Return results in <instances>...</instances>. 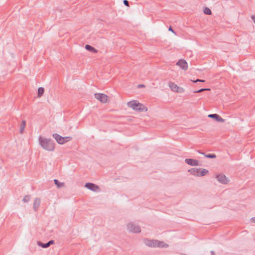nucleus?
<instances>
[{
  "label": "nucleus",
  "instance_id": "nucleus-18",
  "mask_svg": "<svg viewBox=\"0 0 255 255\" xmlns=\"http://www.w3.org/2000/svg\"><path fill=\"white\" fill-rule=\"evenodd\" d=\"M53 182L58 188L62 187L64 185V183L59 182L57 179H54Z\"/></svg>",
  "mask_w": 255,
  "mask_h": 255
},
{
  "label": "nucleus",
  "instance_id": "nucleus-29",
  "mask_svg": "<svg viewBox=\"0 0 255 255\" xmlns=\"http://www.w3.org/2000/svg\"><path fill=\"white\" fill-rule=\"evenodd\" d=\"M252 19L255 23V15H252L251 17Z\"/></svg>",
  "mask_w": 255,
  "mask_h": 255
},
{
  "label": "nucleus",
  "instance_id": "nucleus-8",
  "mask_svg": "<svg viewBox=\"0 0 255 255\" xmlns=\"http://www.w3.org/2000/svg\"><path fill=\"white\" fill-rule=\"evenodd\" d=\"M176 65L179 66L182 70H186L188 68V64L185 60L181 59L176 63Z\"/></svg>",
  "mask_w": 255,
  "mask_h": 255
},
{
  "label": "nucleus",
  "instance_id": "nucleus-17",
  "mask_svg": "<svg viewBox=\"0 0 255 255\" xmlns=\"http://www.w3.org/2000/svg\"><path fill=\"white\" fill-rule=\"evenodd\" d=\"M44 92V89L43 87H39L38 88L37 97H41Z\"/></svg>",
  "mask_w": 255,
  "mask_h": 255
},
{
  "label": "nucleus",
  "instance_id": "nucleus-11",
  "mask_svg": "<svg viewBox=\"0 0 255 255\" xmlns=\"http://www.w3.org/2000/svg\"><path fill=\"white\" fill-rule=\"evenodd\" d=\"M53 138L55 139L56 141L60 144H63L65 143V141H64V138L63 136L60 135L58 133H55L52 134Z\"/></svg>",
  "mask_w": 255,
  "mask_h": 255
},
{
  "label": "nucleus",
  "instance_id": "nucleus-32",
  "mask_svg": "<svg viewBox=\"0 0 255 255\" xmlns=\"http://www.w3.org/2000/svg\"><path fill=\"white\" fill-rule=\"evenodd\" d=\"M211 255H215V253L213 251H212L211 252Z\"/></svg>",
  "mask_w": 255,
  "mask_h": 255
},
{
  "label": "nucleus",
  "instance_id": "nucleus-27",
  "mask_svg": "<svg viewBox=\"0 0 255 255\" xmlns=\"http://www.w3.org/2000/svg\"><path fill=\"white\" fill-rule=\"evenodd\" d=\"M168 30L171 31L172 32L176 34L175 31L173 29L171 26H170L168 28Z\"/></svg>",
  "mask_w": 255,
  "mask_h": 255
},
{
  "label": "nucleus",
  "instance_id": "nucleus-15",
  "mask_svg": "<svg viewBox=\"0 0 255 255\" xmlns=\"http://www.w3.org/2000/svg\"><path fill=\"white\" fill-rule=\"evenodd\" d=\"M169 86L170 89L174 92H177L178 93H180L181 91H179V87L175 83L173 82H170L169 83Z\"/></svg>",
  "mask_w": 255,
  "mask_h": 255
},
{
  "label": "nucleus",
  "instance_id": "nucleus-6",
  "mask_svg": "<svg viewBox=\"0 0 255 255\" xmlns=\"http://www.w3.org/2000/svg\"><path fill=\"white\" fill-rule=\"evenodd\" d=\"M216 178L222 184H226L229 181L228 178L223 174H217Z\"/></svg>",
  "mask_w": 255,
  "mask_h": 255
},
{
  "label": "nucleus",
  "instance_id": "nucleus-21",
  "mask_svg": "<svg viewBox=\"0 0 255 255\" xmlns=\"http://www.w3.org/2000/svg\"><path fill=\"white\" fill-rule=\"evenodd\" d=\"M205 156L206 157H207V158H215L216 157V155L214 153H212V154H210V153L205 154Z\"/></svg>",
  "mask_w": 255,
  "mask_h": 255
},
{
  "label": "nucleus",
  "instance_id": "nucleus-13",
  "mask_svg": "<svg viewBox=\"0 0 255 255\" xmlns=\"http://www.w3.org/2000/svg\"><path fill=\"white\" fill-rule=\"evenodd\" d=\"M209 118H212L218 122L224 123L225 120L217 114H210L208 116Z\"/></svg>",
  "mask_w": 255,
  "mask_h": 255
},
{
  "label": "nucleus",
  "instance_id": "nucleus-20",
  "mask_svg": "<svg viewBox=\"0 0 255 255\" xmlns=\"http://www.w3.org/2000/svg\"><path fill=\"white\" fill-rule=\"evenodd\" d=\"M204 13L207 15H211L212 14V11L209 8L206 7L204 9Z\"/></svg>",
  "mask_w": 255,
  "mask_h": 255
},
{
  "label": "nucleus",
  "instance_id": "nucleus-22",
  "mask_svg": "<svg viewBox=\"0 0 255 255\" xmlns=\"http://www.w3.org/2000/svg\"><path fill=\"white\" fill-rule=\"evenodd\" d=\"M30 196L29 195H26L22 199V201L24 202H28L30 200Z\"/></svg>",
  "mask_w": 255,
  "mask_h": 255
},
{
  "label": "nucleus",
  "instance_id": "nucleus-33",
  "mask_svg": "<svg viewBox=\"0 0 255 255\" xmlns=\"http://www.w3.org/2000/svg\"><path fill=\"white\" fill-rule=\"evenodd\" d=\"M183 89L182 88H179V91H181V92L182 91Z\"/></svg>",
  "mask_w": 255,
  "mask_h": 255
},
{
  "label": "nucleus",
  "instance_id": "nucleus-5",
  "mask_svg": "<svg viewBox=\"0 0 255 255\" xmlns=\"http://www.w3.org/2000/svg\"><path fill=\"white\" fill-rule=\"evenodd\" d=\"M127 229L129 232L134 233H139L141 232L140 226L132 223H128L127 225Z\"/></svg>",
  "mask_w": 255,
  "mask_h": 255
},
{
  "label": "nucleus",
  "instance_id": "nucleus-30",
  "mask_svg": "<svg viewBox=\"0 0 255 255\" xmlns=\"http://www.w3.org/2000/svg\"><path fill=\"white\" fill-rule=\"evenodd\" d=\"M138 88H142V87H144L145 86L143 84H139L137 86Z\"/></svg>",
  "mask_w": 255,
  "mask_h": 255
},
{
  "label": "nucleus",
  "instance_id": "nucleus-24",
  "mask_svg": "<svg viewBox=\"0 0 255 255\" xmlns=\"http://www.w3.org/2000/svg\"><path fill=\"white\" fill-rule=\"evenodd\" d=\"M63 138H64V141H65V143L69 140H71L72 138L71 136H65V137H63Z\"/></svg>",
  "mask_w": 255,
  "mask_h": 255
},
{
  "label": "nucleus",
  "instance_id": "nucleus-28",
  "mask_svg": "<svg viewBox=\"0 0 255 255\" xmlns=\"http://www.w3.org/2000/svg\"><path fill=\"white\" fill-rule=\"evenodd\" d=\"M197 151L199 153L201 154H203V155H204L205 156V153L204 152H202L201 150H198Z\"/></svg>",
  "mask_w": 255,
  "mask_h": 255
},
{
  "label": "nucleus",
  "instance_id": "nucleus-9",
  "mask_svg": "<svg viewBox=\"0 0 255 255\" xmlns=\"http://www.w3.org/2000/svg\"><path fill=\"white\" fill-rule=\"evenodd\" d=\"M185 162L187 164L191 166H200L201 165L199 163V161L197 159L192 158H186L185 159Z\"/></svg>",
  "mask_w": 255,
  "mask_h": 255
},
{
  "label": "nucleus",
  "instance_id": "nucleus-12",
  "mask_svg": "<svg viewBox=\"0 0 255 255\" xmlns=\"http://www.w3.org/2000/svg\"><path fill=\"white\" fill-rule=\"evenodd\" d=\"M54 243V241L53 240H50L46 243H43L41 241H37V244L38 246L42 247L43 248H47L50 245H53Z\"/></svg>",
  "mask_w": 255,
  "mask_h": 255
},
{
  "label": "nucleus",
  "instance_id": "nucleus-7",
  "mask_svg": "<svg viewBox=\"0 0 255 255\" xmlns=\"http://www.w3.org/2000/svg\"><path fill=\"white\" fill-rule=\"evenodd\" d=\"M95 97L103 103H106L108 100V96L102 93L95 94Z\"/></svg>",
  "mask_w": 255,
  "mask_h": 255
},
{
  "label": "nucleus",
  "instance_id": "nucleus-4",
  "mask_svg": "<svg viewBox=\"0 0 255 255\" xmlns=\"http://www.w3.org/2000/svg\"><path fill=\"white\" fill-rule=\"evenodd\" d=\"M188 171L192 175L198 177L204 176L209 172L208 170L206 169L197 168H191L189 169Z\"/></svg>",
  "mask_w": 255,
  "mask_h": 255
},
{
  "label": "nucleus",
  "instance_id": "nucleus-26",
  "mask_svg": "<svg viewBox=\"0 0 255 255\" xmlns=\"http://www.w3.org/2000/svg\"><path fill=\"white\" fill-rule=\"evenodd\" d=\"M123 2H124V4L127 6H129V2L128 0H124L123 1Z\"/></svg>",
  "mask_w": 255,
  "mask_h": 255
},
{
  "label": "nucleus",
  "instance_id": "nucleus-10",
  "mask_svg": "<svg viewBox=\"0 0 255 255\" xmlns=\"http://www.w3.org/2000/svg\"><path fill=\"white\" fill-rule=\"evenodd\" d=\"M85 187L93 191H96L99 189V187L98 185L90 182L86 183L85 184Z\"/></svg>",
  "mask_w": 255,
  "mask_h": 255
},
{
  "label": "nucleus",
  "instance_id": "nucleus-19",
  "mask_svg": "<svg viewBox=\"0 0 255 255\" xmlns=\"http://www.w3.org/2000/svg\"><path fill=\"white\" fill-rule=\"evenodd\" d=\"M25 125H26V122L25 121L23 120L22 121V123L20 126V132L21 133H23L24 128H25Z\"/></svg>",
  "mask_w": 255,
  "mask_h": 255
},
{
  "label": "nucleus",
  "instance_id": "nucleus-2",
  "mask_svg": "<svg viewBox=\"0 0 255 255\" xmlns=\"http://www.w3.org/2000/svg\"><path fill=\"white\" fill-rule=\"evenodd\" d=\"M144 243L146 246L152 248H166L168 247V245L165 244L163 242L159 241L157 240H149L145 239H144Z\"/></svg>",
  "mask_w": 255,
  "mask_h": 255
},
{
  "label": "nucleus",
  "instance_id": "nucleus-23",
  "mask_svg": "<svg viewBox=\"0 0 255 255\" xmlns=\"http://www.w3.org/2000/svg\"><path fill=\"white\" fill-rule=\"evenodd\" d=\"M206 90H210V89L202 88L197 91H194V93H200L201 92L206 91Z\"/></svg>",
  "mask_w": 255,
  "mask_h": 255
},
{
  "label": "nucleus",
  "instance_id": "nucleus-3",
  "mask_svg": "<svg viewBox=\"0 0 255 255\" xmlns=\"http://www.w3.org/2000/svg\"><path fill=\"white\" fill-rule=\"evenodd\" d=\"M128 105L134 111L138 112H146L147 109L143 104L139 103L137 101L133 100L128 102Z\"/></svg>",
  "mask_w": 255,
  "mask_h": 255
},
{
  "label": "nucleus",
  "instance_id": "nucleus-16",
  "mask_svg": "<svg viewBox=\"0 0 255 255\" xmlns=\"http://www.w3.org/2000/svg\"><path fill=\"white\" fill-rule=\"evenodd\" d=\"M85 49L93 53H96L98 52V50L95 47L89 44H86L85 45Z\"/></svg>",
  "mask_w": 255,
  "mask_h": 255
},
{
  "label": "nucleus",
  "instance_id": "nucleus-31",
  "mask_svg": "<svg viewBox=\"0 0 255 255\" xmlns=\"http://www.w3.org/2000/svg\"><path fill=\"white\" fill-rule=\"evenodd\" d=\"M251 221L255 223V217L251 218Z\"/></svg>",
  "mask_w": 255,
  "mask_h": 255
},
{
  "label": "nucleus",
  "instance_id": "nucleus-25",
  "mask_svg": "<svg viewBox=\"0 0 255 255\" xmlns=\"http://www.w3.org/2000/svg\"><path fill=\"white\" fill-rule=\"evenodd\" d=\"M192 81L193 83H197L198 82H204L205 81V80H202V79H197L196 80H192Z\"/></svg>",
  "mask_w": 255,
  "mask_h": 255
},
{
  "label": "nucleus",
  "instance_id": "nucleus-1",
  "mask_svg": "<svg viewBox=\"0 0 255 255\" xmlns=\"http://www.w3.org/2000/svg\"><path fill=\"white\" fill-rule=\"evenodd\" d=\"M38 139L39 144L44 149L48 151H52L54 150L55 143L51 139L46 138L39 136Z\"/></svg>",
  "mask_w": 255,
  "mask_h": 255
},
{
  "label": "nucleus",
  "instance_id": "nucleus-14",
  "mask_svg": "<svg viewBox=\"0 0 255 255\" xmlns=\"http://www.w3.org/2000/svg\"><path fill=\"white\" fill-rule=\"evenodd\" d=\"M41 200L40 198H36L34 200V204H33V209L36 212L39 209V207L40 205Z\"/></svg>",
  "mask_w": 255,
  "mask_h": 255
}]
</instances>
